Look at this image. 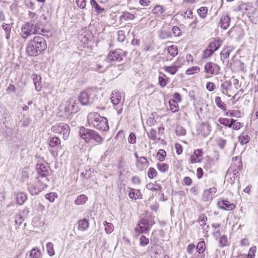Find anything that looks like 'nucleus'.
<instances>
[{
    "label": "nucleus",
    "mask_w": 258,
    "mask_h": 258,
    "mask_svg": "<svg viewBox=\"0 0 258 258\" xmlns=\"http://www.w3.org/2000/svg\"><path fill=\"white\" fill-rule=\"evenodd\" d=\"M46 48V42L44 38L37 36L29 42L26 50L29 55L36 56L44 51Z\"/></svg>",
    "instance_id": "nucleus-1"
},
{
    "label": "nucleus",
    "mask_w": 258,
    "mask_h": 258,
    "mask_svg": "<svg viewBox=\"0 0 258 258\" xmlns=\"http://www.w3.org/2000/svg\"><path fill=\"white\" fill-rule=\"evenodd\" d=\"M87 120L90 125L101 131L109 130L108 120L105 117H101L97 112H90L87 116Z\"/></svg>",
    "instance_id": "nucleus-2"
},
{
    "label": "nucleus",
    "mask_w": 258,
    "mask_h": 258,
    "mask_svg": "<svg viewBox=\"0 0 258 258\" xmlns=\"http://www.w3.org/2000/svg\"><path fill=\"white\" fill-rule=\"evenodd\" d=\"M155 224L154 220L151 216L141 218L134 229L135 232L138 235L147 233Z\"/></svg>",
    "instance_id": "nucleus-3"
},
{
    "label": "nucleus",
    "mask_w": 258,
    "mask_h": 258,
    "mask_svg": "<svg viewBox=\"0 0 258 258\" xmlns=\"http://www.w3.org/2000/svg\"><path fill=\"white\" fill-rule=\"evenodd\" d=\"M51 131L54 133L63 134V139L67 140L69 137L70 128L68 124L60 122L51 127Z\"/></svg>",
    "instance_id": "nucleus-4"
},
{
    "label": "nucleus",
    "mask_w": 258,
    "mask_h": 258,
    "mask_svg": "<svg viewBox=\"0 0 258 258\" xmlns=\"http://www.w3.org/2000/svg\"><path fill=\"white\" fill-rule=\"evenodd\" d=\"M95 96V93L94 91L88 90L80 94L78 101L80 102L82 105H90L93 102Z\"/></svg>",
    "instance_id": "nucleus-5"
},
{
    "label": "nucleus",
    "mask_w": 258,
    "mask_h": 258,
    "mask_svg": "<svg viewBox=\"0 0 258 258\" xmlns=\"http://www.w3.org/2000/svg\"><path fill=\"white\" fill-rule=\"evenodd\" d=\"M80 109V107L77 100L70 99L66 103L64 111V115L69 116L72 113H77Z\"/></svg>",
    "instance_id": "nucleus-6"
},
{
    "label": "nucleus",
    "mask_w": 258,
    "mask_h": 258,
    "mask_svg": "<svg viewBox=\"0 0 258 258\" xmlns=\"http://www.w3.org/2000/svg\"><path fill=\"white\" fill-rule=\"evenodd\" d=\"M205 72L211 75H218L220 73V67L213 62H208L205 65Z\"/></svg>",
    "instance_id": "nucleus-7"
},
{
    "label": "nucleus",
    "mask_w": 258,
    "mask_h": 258,
    "mask_svg": "<svg viewBox=\"0 0 258 258\" xmlns=\"http://www.w3.org/2000/svg\"><path fill=\"white\" fill-rule=\"evenodd\" d=\"M33 27V23L30 22H27L23 25L21 34L23 38L26 39L31 34H34Z\"/></svg>",
    "instance_id": "nucleus-8"
},
{
    "label": "nucleus",
    "mask_w": 258,
    "mask_h": 258,
    "mask_svg": "<svg viewBox=\"0 0 258 258\" xmlns=\"http://www.w3.org/2000/svg\"><path fill=\"white\" fill-rule=\"evenodd\" d=\"M203 152L202 149H197L195 150L192 155H191L189 158V162L191 164L201 163L202 160Z\"/></svg>",
    "instance_id": "nucleus-9"
},
{
    "label": "nucleus",
    "mask_w": 258,
    "mask_h": 258,
    "mask_svg": "<svg viewBox=\"0 0 258 258\" xmlns=\"http://www.w3.org/2000/svg\"><path fill=\"white\" fill-rule=\"evenodd\" d=\"M234 50V47L232 46H227L222 50L220 53L221 59L223 63L227 66L229 63L228 58L230 53Z\"/></svg>",
    "instance_id": "nucleus-10"
},
{
    "label": "nucleus",
    "mask_w": 258,
    "mask_h": 258,
    "mask_svg": "<svg viewBox=\"0 0 258 258\" xmlns=\"http://www.w3.org/2000/svg\"><path fill=\"white\" fill-rule=\"evenodd\" d=\"M44 188L39 184H29L28 185V190L31 195L34 196L38 195Z\"/></svg>",
    "instance_id": "nucleus-11"
},
{
    "label": "nucleus",
    "mask_w": 258,
    "mask_h": 258,
    "mask_svg": "<svg viewBox=\"0 0 258 258\" xmlns=\"http://www.w3.org/2000/svg\"><path fill=\"white\" fill-rule=\"evenodd\" d=\"M122 59L120 53L117 50L111 51L108 54L106 60L108 62H111L114 61H120Z\"/></svg>",
    "instance_id": "nucleus-12"
},
{
    "label": "nucleus",
    "mask_w": 258,
    "mask_h": 258,
    "mask_svg": "<svg viewBox=\"0 0 258 258\" xmlns=\"http://www.w3.org/2000/svg\"><path fill=\"white\" fill-rule=\"evenodd\" d=\"M230 21V18L228 15H223L221 17L219 26L222 29L226 30L229 27Z\"/></svg>",
    "instance_id": "nucleus-13"
},
{
    "label": "nucleus",
    "mask_w": 258,
    "mask_h": 258,
    "mask_svg": "<svg viewBox=\"0 0 258 258\" xmlns=\"http://www.w3.org/2000/svg\"><path fill=\"white\" fill-rule=\"evenodd\" d=\"M149 164V162L145 157H140L136 162L137 167L140 171L146 169L148 167Z\"/></svg>",
    "instance_id": "nucleus-14"
},
{
    "label": "nucleus",
    "mask_w": 258,
    "mask_h": 258,
    "mask_svg": "<svg viewBox=\"0 0 258 258\" xmlns=\"http://www.w3.org/2000/svg\"><path fill=\"white\" fill-rule=\"evenodd\" d=\"M93 130L85 128L82 126L79 130V135L80 137L84 139L86 141L90 140V136L91 135V132Z\"/></svg>",
    "instance_id": "nucleus-15"
},
{
    "label": "nucleus",
    "mask_w": 258,
    "mask_h": 258,
    "mask_svg": "<svg viewBox=\"0 0 258 258\" xmlns=\"http://www.w3.org/2000/svg\"><path fill=\"white\" fill-rule=\"evenodd\" d=\"M216 191L217 189L215 187L210 188L209 189L205 190L203 194V200L204 201L211 200Z\"/></svg>",
    "instance_id": "nucleus-16"
},
{
    "label": "nucleus",
    "mask_w": 258,
    "mask_h": 258,
    "mask_svg": "<svg viewBox=\"0 0 258 258\" xmlns=\"http://www.w3.org/2000/svg\"><path fill=\"white\" fill-rule=\"evenodd\" d=\"M49 176H50L49 174L45 176L43 175H39L36 177L38 183L43 187L44 189L48 186L47 184L49 182Z\"/></svg>",
    "instance_id": "nucleus-17"
},
{
    "label": "nucleus",
    "mask_w": 258,
    "mask_h": 258,
    "mask_svg": "<svg viewBox=\"0 0 258 258\" xmlns=\"http://www.w3.org/2000/svg\"><path fill=\"white\" fill-rule=\"evenodd\" d=\"M36 170L38 176L41 175L45 176V175H48L49 173V167L42 163L37 164Z\"/></svg>",
    "instance_id": "nucleus-18"
},
{
    "label": "nucleus",
    "mask_w": 258,
    "mask_h": 258,
    "mask_svg": "<svg viewBox=\"0 0 258 258\" xmlns=\"http://www.w3.org/2000/svg\"><path fill=\"white\" fill-rule=\"evenodd\" d=\"M90 4L92 9H94V12L98 15L105 12V9L100 6L95 0H90Z\"/></svg>",
    "instance_id": "nucleus-19"
},
{
    "label": "nucleus",
    "mask_w": 258,
    "mask_h": 258,
    "mask_svg": "<svg viewBox=\"0 0 258 258\" xmlns=\"http://www.w3.org/2000/svg\"><path fill=\"white\" fill-rule=\"evenodd\" d=\"M32 78L35 85L36 90L37 91H40L42 88L41 77L37 74H34L32 75Z\"/></svg>",
    "instance_id": "nucleus-20"
},
{
    "label": "nucleus",
    "mask_w": 258,
    "mask_h": 258,
    "mask_svg": "<svg viewBox=\"0 0 258 258\" xmlns=\"http://www.w3.org/2000/svg\"><path fill=\"white\" fill-rule=\"evenodd\" d=\"M49 145L52 148H56L57 149H61L60 141L58 137H53L49 139Z\"/></svg>",
    "instance_id": "nucleus-21"
},
{
    "label": "nucleus",
    "mask_w": 258,
    "mask_h": 258,
    "mask_svg": "<svg viewBox=\"0 0 258 258\" xmlns=\"http://www.w3.org/2000/svg\"><path fill=\"white\" fill-rule=\"evenodd\" d=\"M13 23L6 24L4 23L2 26L3 29L5 31L6 38L8 40L11 36V29Z\"/></svg>",
    "instance_id": "nucleus-22"
},
{
    "label": "nucleus",
    "mask_w": 258,
    "mask_h": 258,
    "mask_svg": "<svg viewBox=\"0 0 258 258\" xmlns=\"http://www.w3.org/2000/svg\"><path fill=\"white\" fill-rule=\"evenodd\" d=\"M9 116L8 110L0 103V120L4 122Z\"/></svg>",
    "instance_id": "nucleus-23"
},
{
    "label": "nucleus",
    "mask_w": 258,
    "mask_h": 258,
    "mask_svg": "<svg viewBox=\"0 0 258 258\" xmlns=\"http://www.w3.org/2000/svg\"><path fill=\"white\" fill-rule=\"evenodd\" d=\"M110 99L111 100V102L113 105H117L119 104L121 100L120 94L115 90H114L112 92Z\"/></svg>",
    "instance_id": "nucleus-24"
},
{
    "label": "nucleus",
    "mask_w": 258,
    "mask_h": 258,
    "mask_svg": "<svg viewBox=\"0 0 258 258\" xmlns=\"http://www.w3.org/2000/svg\"><path fill=\"white\" fill-rule=\"evenodd\" d=\"M17 203L20 205H23L27 199V195L25 193L19 192L15 194Z\"/></svg>",
    "instance_id": "nucleus-25"
},
{
    "label": "nucleus",
    "mask_w": 258,
    "mask_h": 258,
    "mask_svg": "<svg viewBox=\"0 0 258 258\" xmlns=\"http://www.w3.org/2000/svg\"><path fill=\"white\" fill-rule=\"evenodd\" d=\"M221 45V41L219 39H214V40L211 42L208 45V47L211 49L214 52L216 51L220 47Z\"/></svg>",
    "instance_id": "nucleus-26"
},
{
    "label": "nucleus",
    "mask_w": 258,
    "mask_h": 258,
    "mask_svg": "<svg viewBox=\"0 0 258 258\" xmlns=\"http://www.w3.org/2000/svg\"><path fill=\"white\" fill-rule=\"evenodd\" d=\"M211 126L208 122L202 124L201 134L204 137L207 136L211 131Z\"/></svg>",
    "instance_id": "nucleus-27"
},
{
    "label": "nucleus",
    "mask_w": 258,
    "mask_h": 258,
    "mask_svg": "<svg viewBox=\"0 0 258 258\" xmlns=\"http://www.w3.org/2000/svg\"><path fill=\"white\" fill-rule=\"evenodd\" d=\"M78 229L81 231H84L86 230L89 225L88 220L86 219L79 220L78 222Z\"/></svg>",
    "instance_id": "nucleus-28"
},
{
    "label": "nucleus",
    "mask_w": 258,
    "mask_h": 258,
    "mask_svg": "<svg viewBox=\"0 0 258 258\" xmlns=\"http://www.w3.org/2000/svg\"><path fill=\"white\" fill-rule=\"evenodd\" d=\"M222 203L224 206L220 207L221 209L227 211H231L235 208V205L234 204L230 203L228 201L223 200L222 201Z\"/></svg>",
    "instance_id": "nucleus-29"
},
{
    "label": "nucleus",
    "mask_w": 258,
    "mask_h": 258,
    "mask_svg": "<svg viewBox=\"0 0 258 258\" xmlns=\"http://www.w3.org/2000/svg\"><path fill=\"white\" fill-rule=\"evenodd\" d=\"M238 141L241 145H244L249 142L250 137L248 135L243 133L239 136Z\"/></svg>",
    "instance_id": "nucleus-30"
},
{
    "label": "nucleus",
    "mask_w": 258,
    "mask_h": 258,
    "mask_svg": "<svg viewBox=\"0 0 258 258\" xmlns=\"http://www.w3.org/2000/svg\"><path fill=\"white\" fill-rule=\"evenodd\" d=\"M197 252L198 254L203 253L206 249V244L204 240L198 242L196 246Z\"/></svg>",
    "instance_id": "nucleus-31"
},
{
    "label": "nucleus",
    "mask_w": 258,
    "mask_h": 258,
    "mask_svg": "<svg viewBox=\"0 0 258 258\" xmlns=\"http://www.w3.org/2000/svg\"><path fill=\"white\" fill-rule=\"evenodd\" d=\"M141 195V193L139 190H135V189H132L129 192V197L134 200L139 199L140 196Z\"/></svg>",
    "instance_id": "nucleus-32"
},
{
    "label": "nucleus",
    "mask_w": 258,
    "mask_h": 258,
    "mask_svg": "<svg viewBox=\"0 0 258 258\" xmlns=\"http://www.w3.org/2000/svg\"><path fill=\"white\" fill-rule=\"evenodd\" d=\"M87 200V197L85 195H80L78 196L77 198L75 201V203L76 205H82L86 203V201Z\"/></svg>",
    "instance_id": "nucleus-33"
},
{
    "label": "nucleus",
    "mask_w": 258,
    "mask_h": 258,
    "mask_svg": "<svg viewBox=\"0 0 258 258\" xmlns=\"http://www.w3.org/2000/svg\"><path fill=\"white\" fill-rule=\"evenodd\" d=\"M164 11L163 7L160 5H156L152 10L153 14L159 16L163 14Z\"/></svg>",
    "instance_id": "nucleus-34"
},
{
    "label": "nucleus",
    "mask_w": 258,
    "mask_h": 258,
    "mask_svg": "<svg viewBox=\"0 0 258 258\" xmlns=\"http://www.w3.org/2000/svg\"><path fill=\"white\" fill-rule=\"evenodd\" d=\"M147 188L149 190H152L155 191H160L162 189L161 186L159 184L155 185L153 183H149L146 185Z\"/></svg>",
    "instance_id": "nucleus-35"
},
{
    "label": "nucleus",
    "mask_w": 258,
    "mask_h": 258,
    "mask_svg": "<svg viewBox=\"0 0 258 258\" xmlns=\"http://www.w3.org/2000/svg\"><path fill=\"white\" fill-rule=\"evenodd\" d=\"M40 254L41 253L39 249L36 248H33L31 250L29 255L31 258H39Z\"/></svg>",
    "instance_id": "nucleus-36"
},
{
    "label": "nucleus",
    "mask_w": 258,
    "mask_h": 258,
    "mask_svg": "<svg viewBox=\"0 0 258 258\" xmlns=\"http://www.w3.org/2000/svg\"><path fill=\"white\" fill-rule=\"evenodd\" d=\"M46 248L48 254L52 256L54 255L55 252L53 247V244L51 242H48L46 244Z\"/></svg>",
    "instance_id": "nucleus-37"
},
{
    "label": "nucleus",
    "mask_w": 258,
    "mask_h": 258,
    "mask_svg": "<svg viewBox=\"0 0 258 258\" xmlns=\"http://www.w3.org/2000/svg\"><path fill=\"white\" fill-rule=\"evenodd\" d=\"M197 12L201 18H205L207 14L208 9L206 7H203L199 9Z\"/></svg>",
    "instance_id": "nucleus-38"
},
{
    "label": "nucleus",
    "mask_w": 258,
    "mask_h": 258,
    "mask_svg": "<svg viewBox=\"0 0 258 258\" xmlns=\"http://www.w3.org/2000/svg\"><path fill=\"white\" fill-rule=\"evenodd\" d=\"M169 53L172 56H176L178 53V49L176 46L172 45L168 48Z\"/></svg>",
    "instance_id": "nucleus-39"
},
{
    "label": "nucleus",
    "mask_w": 258,
    "mask_h": 258,
    "mask_svg": "<svg viewBox=\"0 0 258 258\" xmlns=\"http://www.w3.org/2000/svg\"><path fill=\"white\" fill-rule=\"evenodd\" d=\"M215 103L217 106L223 109L224 110H226V105L222 101L221 98L219 96H217L215 98Z\"/></svg>",
    "instance_id": "nucleus-40"
},
{
    "label": "nucleus",
    "mask_w": 258,
    "mask_h": 258,
    "mask_svg": "<svg viewBox=\"0 0 258 258\" xmlns=\"http://www.w3.org/2000/svg\"><path fill=\"white\" fill-rule=\"evenodd\" d=\"M148 137L152 140H156V139L159 140L160 138L157 139V132L154 128H151L149 132L147 133Z\"/></svg>",
    "instance_id": "nucleus-41"
},
{
    "label": "nucleus",
    "mask_w": 258,
    "mask_h": 258,
    "mask_svg": "<svg viewBox=\"0 0 258 258\" xmlns=\"http://www.w3.org/2000/svg\"><path fill=\"white\" fill-rule=\"evenodd\" d=\"M200 71V69L199 67L195 66V67H192L191 68H190L188 69L186 71V74L187 75H192L195 73H197L199 72Z\"/></svg>",
    "instance_id": "nucleus-42"
},
{
    "label": "nucleus",
    "mask_w": 258,
    "mask_h": 258,
    "mask_svg": "<svg viewBox=\"0 0 258 258\" xmlns=\"http://www.w3.org/2000/svg\"><path fill=\"white\" fill-rule=\"evenodd\" d=\"M104 225L105 226V230L106 233H111L113 231L114 226L111 223H107L105 221L104 222Z\"/></svg>",
    "instance_id": "nucleus-43"
},
{
    "label": "nucleus",
    "mask_w": 258,
    "mask_h": 258,
    "mask_svg": "<svg viewBox=\"0 0 258 258\" xmlns=\"http://www.w3.org/2000/svg\"><path fill=\"white\" fill-rule=\"evenodd\" d=\"M149 243V238H147L145 235H142L140 238V245L142 247H144L148 245Z\"/></svg>",
    "instance_id": "nucleus-44"
},
{
    "label": "nucleus",
    "mask_w": 258,
    "mask_h": 258,
    "mask_svg": "<svg viewBox=\"0 0 258 258\" xmlns=\"http://www.w3.org/2000/svg\"><path fill=\"white\" fill-rule=\"evenodd\" d=\"M121 18L125 20H133L135 18V16L127 12H124L121 15Z\"/></svg>",
    "instance_id": "nucleus-45"
},
{
    "label": "nucleus",
    "mask_w": 258,
    "mask_h": 258,
    "mask_svg": "<svg viewBox=\"0 0 258 258\" xmlns=\"http://www.w3.org/2000/svg\"><path fill=\"white\" fill-rule=\"evenodd\" d=\"M166 156V153L163 149L159 150L157 155L158 159L160 161H163L165 159Z\"/></svg>",
    "instance_id": "nucleus-46"
},
{
    "label": "nucleus",
    "mask_w": 258,
    "mask_h": 258,
    "mask_svg": "<svg viewBox=\"0 0 258 258\" xmlns=\"http://www.w3.org/2000/svg\"><path fill=\"white\" fill-rule=\"evenodd\" d=\"M169 166L167 164H157V168L161 172H165L168 170Z\"/></svg>",
    "instance_id": "nucleus-47"
},
{
    "label": "nucleus",
    "mask_w": 258,
    "mask_h": 258,
    "mask_svg": "<svg viewBox=\"0 0 258 258\" xmlns=\"http://www.w3.org/2000/svg\"><path fill=\"white\" fill-rule=\"evenodd\" d=\"M165 70L171 75H174L177 72L178 68L176 66H169L165 67Z\"/></svg>",
    "instance_id": "nucleus-48"
},
{
    "label": "nucleus",
    "mask_w": 258,
    "mask_h": 258,
    "mask_svg": "<svg viewBox=\"0 0 258 258\" xmlns=\"http://www.w3.org/2000/svg\"><path fill=\"white\" fill-rule=\"evenodd\" d=\"M57 197V195L55 192H50L45 195V198L50 202H53Z\"/></svg>",
    "instance_id": "nucleus-49"
},
{
    "label": "nucleus",
    "mask_w": 258,
    "mask_h": 258,
    "mask_svg": "<svg viewBox=\"0 0 258 258\" xmlns=\"http://www.w3.org/2000/svg\"><path fill=\"white\" fill-rule=\"evenodd\" d=\"M125 39V32L123 30H119L117 32V39L119 42H122Z\"/></svg>",
    "instance_id": "nucleus-50"
},
{
    "label": "nucleus",
    "mask_w": 258,
    "mask_h": 258,
    "mask_svg": "<svg viewBox=\"0 0 258 258\" xmlns=\"http://www.w3.org/2000/svg\"><path fill=\"white\" fill-rule=\"evenodd\" d=\"M231 86V83L229 81H226L221 85V88L223 90V93L225 94L224 90L227 92L229 87Z\"/></svg>",
    "instance_id": "nucleus-51"
},
{
    "label": "nucleus",
    "mask_w": 258,
    "mask_h": 258,
    "mask_svg": "<svg viewBox=\"0 0 258 258\" xmlns=\"http://www.w3.org/2000/svg\"><path fill=\"white\" fill-rule=\"evenodd\" d=\"M157 175V171L153 167L149 168L148 171V176L149 178L153 179Z\"/></svg>",
    "instance_id": "nucleus-52"
},
{
    "label": "nucleus",
    "mask_w": 258,
    "mask_h": 258,
    "mask_svg": "<svg viewBox=\"0 0 258 258\" xmlns=\"http://www.w3.org/2000/svg\"><path fill=\"white\" fill-rule=\"evenodd\" d=\"M158 81L159 84L161 87H164L166 86L167 82L166 76L165 75L163 74V76H159L158 77Z\"/></svg>",
    "instance_id": "nucleus-53"
},
{
    "label": "nucleus",
    "mask_w": 258,
    "mask_h": 258,
    "mask_svg": "<svg viewBox=\"0 0 258 258\" xmlns=\"http://www.w3.org/2000/svg\"><path fill=\"white\" fill-rule=\"evenodd\" d=\"M38 17V16L35 13L29 11L28 17L30 19V23H35Z\"/></svg>",
    "instance_id": "nucleus-54"
},
{
    "label": "nucleus",
    "mask_w": 258,
    "mask_h": 258,
    "mask_svg": "<svg viewBox=\"0 0 258 258\" xmlns=\"http://www.w3.org/2000/svg\"><path fill=\"white\" fill-rule=\"evenodd\" d=\"M25 6L28 9L34 10L35 9L34 2L32 0H26L25 2Z\"/></svg>",
    "instance_id": "nucleus-55"
},
{
    "label": "nucleus",
    "mask_w": 258,
    "mask_h": 258,
    "mask_svg": "<svg viewBox=\"0 0 258 258\" xmlns=\"http://www.w3.org/2000/svg\"><path fill=\"white\" fill-rule=\"evenodd\" d=\"M24 219L25 218L18 213L16 215L15 223L16 224L20 226L22 224V222L24 221Z\"/></svg>",
    "instance_id": "nucleus-56"
},
{
    "label": "nucleus",
    "mask_w": 258,
    "mask_h": 258,
    "mask_svg": "<svg viewBox=\"0 0 258 258\" xmlns=\"http://www.w3.org/2000/svg\"><path fill=\"white\" fill-rule=\"evenodd\" d=\"M256 250V247L255 246L250 247L247 255L248 258H254Z\"/></svg>",
    "instance_id": "nucleus-57"
},
{
    "label": "nucleus",
    "mask_w": 258,
    "mask_h": 258,
    "mask_svg": "<svg viewBox=\"0 0 258 258\" xmlns=\"http://www.w3.org/2000/svg\"><path fill=\"white\" fill-rule=\"evenodd\" d=\"M176 134L177 136H184L186 134V131L182 126H178L176 128Z\"/></svg>",
    "instance_id": "nucleus-58"
},
{
    "label": "nucleus",
    "mask_w": 258,
    "mask_h": 258,
    "mask_svg": "<svg viewBox=\"0 0 258 258\" xmlns=\"http://www.w3.org/2000/svg\"><path fill=\"white\" fill-rule=\"evenodd\" d=\"M170 104V109L173 112H175L178 110V106L177 102L173 101V103H172L170 101H169Z\"/></svg>",
    "instance_id": "nucleus-59"
},
{
    "label": "nucleus",
    "mask_w": 258,
    "mask_h": 258,
    "mask_svg": "<svg viewBox=\"0 0 258 258\" xmlns=\"http://www.w3.org/2000/svg\"><path fill=\"white\" fill-rule=\"evenodd\" d=\"M219 242L220 247H224L227 245L228 244L227 237L225 235L221 236L220 238Z\"/></svg>",
    "instance_id": "nucleus-60"
},
{
    "label": "nucleus",
    "mask_w": 258,
    "mask_h": 258,
    "mask_svg": "<svg viewBox=\"0 0 258 258\" xmlns=\"http://www.w3.org/2000/svg\"><path fill=\"white\" fill-rule=\"evenodd\" d=\"M33 30L34 34H40V30L41 28L39 27V23H33Z\"/></svg>",
    "instance_id": "nucleus-61"
},
{
    "label": "nucleus",
    "mask_w": 258,
    "mask_h": 258,
    "mask_svg": "<svg viewBox=\"0 0 258 258\" xmlns=\"http://www.w3.org/2000/svg\"><path fill=\"white\" fill-rule=\"evenodd\" d=\"M128 142L130 144H134L136 142V136L133 133H131L128 138Z\"/></svg>",
    "instance_id": "nucleus-62"
},
{
    "label": "nucleus",
    "mask_w": 258,
    "mask_h": 258,
    "mask_svg": "<svg viewBox=\"0 0 258 258\" xmlns=\"http://www.w3.org/2000/svg\"><path fill=\"white\" fill-rule=\"evenodd\" d=\"M196 246L194 243H190L187 247L186 251L188 254H192Z\"/></svg>",
    "instance_id": "nucleus-63"
},
{
    "label": "nucleus",
    "mask_w": 258,
    "mask_h": 258,
    "mask_svg": "<svg viewBox=\"0 0 258 258\" xmlns=\"http://www.w3.org/2000/svg\"><path fill=\"white\" fill-rule=\"evenodd\" d=\"M214 52L210 48H208L204 51V57L208 58L210 57Z\"/></svg>",
    "instance_id": "nucleus-64"
}]
</instances>
